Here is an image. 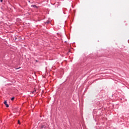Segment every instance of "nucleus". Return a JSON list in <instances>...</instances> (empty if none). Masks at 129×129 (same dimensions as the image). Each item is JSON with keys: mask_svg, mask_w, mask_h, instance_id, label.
Returning a JSON list of instances; mask_svg holds the SVG:
<instances>
[{"mask_svg": "<svg viewBox=\"0 0 129 129\" xmlns=\"http://www.w3.org/2000/svg\"><path fill=\"white\" fill-rule=\"evenodd\" d=\"M15 41L19 42V41H21L22 40V36H15Z\"/></svg>", "mask_w": 129, "mask_h": 129, "instance_id": "obj_1", "label": "nucleus"}, {"mask_svg": "<svg viewBox=\"0 0 129 129\" xmlns=\"http://www.w3.org/2000/svg\"><path fill=\"white\" fill-rule=\"evenodd\" d=\"M47 127V123H43L41 124V128H46Z\"/></svg>", "mask_w": 129, "mask_h": 129, "instance_id": "obj_2", "label": "nucleus"}, {"mask_svg": "<svg viewBox=\"0 0 129 129\" xmlns=\"http://www.w3.org/2000/svg\"><path fill=\"white\" fill-rule=\"evenodd\" d=\"M4 104L6 105V107H9V105L8 104L7 101H4Z\"/></svg>", "mask_w": 129, "mask_h": 129, "instance_id": "obj_3", "label": "nucleus"}, {"mask_svg": "<svg viewBox=\"0 0 129 129\" xmlns=\"http://www.w3.org/2000/svg\"><path fill=\"white\" fill-rule=\"evenodd\" d=\"M31 8H35L36 9H38L39 7L36 6V5H31Z\"/></svg>", "mask_w": 129, "mask_h": 129, "instance_id": "obj_4", "label": "nucleus"}, {"mask_svg": "<svg viewBox=\"0 0 129 129\" xmlns=\"http://www.w3.org/2000/svg\"><path fill=\"white\" fill-rule=\"evenodd\" d=\"M45 24H46V25H49V24H50V21L49 20H47Z\"/></svg>", "mask_w": 129, "mask_h": 129, "instance_id": "obj_5", "label": "nucleus"}, {"mask_svg": "<svg viewBox=\"0 0 129 129\" xmlns=\"http://www.w3.org/2000/svg\"><path fill=\"white\" fill-rule=\"evenodd\" d=\"M16 21L17 22H21V21H22V20H21V19H20V18H17Z\"/></svg>", "mask_w": 129, "mask_h": 129, "instance_id": "obj_6", "label": "nucleus"}, {"mask_svg": "<svg viewBox=\"0 0 129 129\" xmlns=\"http://www.w3.org/2000/svg\"><path fill=\"white\" fill-rule=\"evenodd\" d=\"M11 100L13 101L14 100H15V97H13L12 98H11Z\"/></svg>", "mask_w": 129, "mask_h": 129, "instance_id": "obj_7", "label": "nucleus"}, {"mask_svg": "<svg viewBox=\"0 0 129 129\" xmlns=\"http://www.w3.org/2000/svg\"><path fill=\"white\" fill-rule=\"evenodd\" d=\"M18 124H21V121H20V120H18Z\"/></svg>", "mask_w": 129, "mask_h": 129, "instance_id": "obj_8", "label": "nucleus"}, {"mask_svg": "<svg viewBox=\"0 0 129 129\" xmlns=\"http://www.w3.org/2000/svg\"><path fill=\"white\" fill-rule=\"evenodd\" d=\"M35 92H36V90H34V91H32V93L34 94V93H35Z\"/></svg>", "mask_w": 129, "mask_h": 129, "instance_id": "obj_9", "label": "nucleus"}, {"mask_svg": "<svg viewBox=\"0 0 129 129\" xmlns=\"http://www.w3.org/2000/svg\"><path fill=\"white\" fill-rule=\"evenodd\" d=\"M99 103H100L99 100H98V104H98V106H99Z\"/></svg>", "mask_w": 129, "mask_h": 129, "instance_id": "obj_10", "label": "nucleus"}, {"mask_svg": "<svg viewBox=\"0 0 129 129\" xmlns=\"http://www.w3.org/2000/svg\"><path fill=\"white\" fill-rule=\"evenodd\" d=\"M28 3H29L30 4H33V3H31V1H28Z\"/></svg>", "mask_w": 129, "mask_h": 129, "instance_id": "obj_11", "label": "nucleus"}, {"mask_svg": "<svg viewBox=\"0 0 129 129\" xmlns=\"http://www.w3.org/2000/svg\"><path fill=\"white\" fill-rule=\"evenodd\" d=\"M35 62H39V60H35Z\"/></svg>", "mask_w": 129, "mask_h": 129, "instance_id": "obj_12", "label": "nucleus"}, {"mask_svg": "<svg viewBox=\"0 0 129 129\" xmlns=\"http://www.w3.org/2000/svg\"><path fill=\"white\" fill-rule=\"evenodd\" d=\"M20 68H16V70H18V69H20Z\"/></svg>", "mask_w": 129, "mask_h": 129, "instance_id": "obj_13", "label": "nucleus"}, {"mask_svg": "<svg viewBox=\"0 0 129 129\" xmlns=\"http://www.w3.org/2000/svg\"><path fill=\"white\" fill-rule=\"evenodd\" d=\"M1 3H3V0H0Z\"/></svg>", "mask_w": 129, "mask_h": 129, "instance_id": "obj_14", "label": "nucleus"}, {"mask_svg": "<svg viewBox=\"0 0 129 129\" xmlns=\"http://www.w3.org/2000/svg\"><path fill=\"white\" fill-rule=\"evenodd\" d=\"M98 99H99V98H98Z\"/></svg>", "mask_w": 129, "mask_h": 129, "instance_id": "obj_15", "label": "nucleus"}]
</instances>
